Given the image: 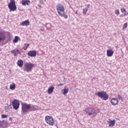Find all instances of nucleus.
Listing matches in <instances>:
<instances>
[{
  "label": "nucleus",
  "mask_w": 128,
  "mask_h": 128,
  "mask_svg": "<svg viewBox=\"0 0 128 128\" xmlns=\"http://www.w3.org/2000/svg\"><path fill=\"white\" fill-rule=\"evenodd\" d=\"M22 109L21 114H26L30 112H32L33 110H36L38 107L36 105H32V104H28L26 102H22L21 104Z\"/></svg>",
  "instance_id": "obj_1"
},
{
  "label": "nucleus",
  "mask_w": 128,
  "mask_h": 128,
  "mask_svg": "<svg viewBox=\"0 0 128 128\" xmlns=\"http://www.w3.org/2000/svg\"><path fill=\"white\" fill-rule=\"evenodd\" d=\"M6 36L8 37V38H10V32H6L3 29H0V44H4V42L6 40Z\"/></svg>",
  "instance_id": "obj_2"
},
{
  "label": "nucleus",
  "mask_w": 128,
  "mask_h": 128,
  "mask_svg": "<svg viewBox=\"0 0 128 128\" xmlns=\"http://www.w3.org/2000/svg\"><path fill=\"white\" fill-rule=\"evenodd\" d=\"M96 96H97L98 98H100L102 100H108V94H106V92L104 91L96 93Z\"/></svg>",
  "instance_id": "obj_3"
},
{
  "label": "nucleus",
  "mask_w": 128,
  "mask_h": 128,
  "mask_svg": "<svg viewBox=\"0 0 128 128\" xmlns=\"http://www.w3.org/2000/svg\"><path fill=\"white\" fill-rule=\"evenodd\" d=\"M56 8L59 16H64V5L58 4L56 6Z\"/></svg>",
  "instance_id": "obj_4"
},
{
  "label": "nucleus",
  "mask_w": 128,
  "mask_h": 128,
  "mask_svg": "<svg viewBox=\"0 0 128 128\" xmlns=\"http://www.w3.org/2000/svg\"><path fill=\"white\" fill-rule=\"evenodd\" d=\"M8 8L10 12H15L16 10V6L14 0H10V2L8 4Z\"/></svg>",
  "instance_id": "obj_5"
},
{
  "label": "nucleus",
  "mask_w": 128,
  "mask_h": 128,
  "mask_svg": "<svg viewBox=\"0 0 128 128\" xmlns=\"http://www.w3.org/2000/svg\"><path fill=\"white\" fill-rule=\"evenodd\" d=\"M45 122L47 124H49V126H52L54 124V118L50 116H45Z\"/></svg>",
  "instance_id": "obj_6"
},
{
  "label": "nucleus",
  "mask_w": 128,
  "mask_h": 128,
  "mask_svg": "<svg viewBox=\"0 0 128 128\" xmlns=\"http://www.w3.org/2000/svg\"><path fill=\"white\" fill-rule=\"evenodd\" d=\"M34 66V64L32 63H26L25 64V69L24 70L26 72H32V68Z\"/></svg>",
  "instance_id": "obj_7"
},
{
  "label": "nucleus",
  "mask_w": 128,
  "mask_h": 128,
  "mask_svg": "<svg viewBox=\"0 0 128 128\" xmlns=\"http://www.w3.org/2000/svg\"><path fill=\"white\" fill-rule=\"evenodd\" d=\"M85 112L88 114V116H93L94 114H96V110L92 108H88L85 110Z\"/></svg>",
  "instance_id": "obj_8"
},
{
  "label": "nucleus",
  "mask_w": 128,
  "mask_h": 128,
  "mask_svg": "<svg viewBox=\"0 0 128 128\" xmlns=\"http://www.w3.org/2000/svg\"><path fill=\"white\" fill-rule=\"evenodd\" d=\"M12 104L14 110H18L20 108V101L16 99H14L12 102Z\"/></svg>",
  "instance_id": "obj_9"
},
{
  "label": "nucleus",
  "mask_w": 128,
  "mask_h": 128,
  "mask_svg": "<svg viewBox=\"0 0 128 128\" xmlns=\"http://www.w3.org/2000/svg\"><path fill=\"white\" fill-rule=\"evenodd\" d=\"M8 124V121L6 120H0V128H6Z\"/></svg>",
  "instance_id": "obj_10"
},
{
  "label": "nucleus",
  "mask_w": 128,
  "mask_h": 128,
  "mask_svg": "<svg viewBox=\"0 0 128 128\" xmlns=\"http://www.w3.org/2000/svg\"><path fill=\"white\" fill-rule=\"evenodd\" d=\"M28 54L29 56H31V58H34L36 56V50H30L28 52Z\"/></svg>",
  "instance_id": "obj_11"
},
{
  "label": "nucleus",
  "mask_w": 128,
  "mask_h": 128,
  "mask_svg": "<svg viewBox=\"0 0 128 128\" xmlns=\"http://www.w3.org/2000/svg\"><path fill=\"white\" fill-rule=\"evenodd\" d=\"M11 52L14 56H16L18 54H20V52L18 49H14L11 50Z\"/></svg>",
  "instance_id": "obj_12"
},
{
  "label": "nucleus",
  "mask_w": 128,
  "mask_h": 128,
  "mask_svg": "<svg viewBox=\"0 0 128 128\" xmlns=\"http://www.w3.org/2000/svg\"><path fill=\"white\" fill-rule=\"evenodd\" d=\"M110 102L112 106H116L118 104V100L116 98H112Z\"/></svg>",
  "instance_id": "obj_13"
},
{
  "label": "nucleus",
  "mask_w": 128,
  "mask_h": 128,
  "mask_svg": "<svg viewBox=\"0 0 128 128\" xmlns=\"http://www.w3.org/2000/svg\"><path fill=\"white\" fill-rule=\"evenodd\" d=\"M108 123L109 124L108 126H114L116 124V120H112L110 118L108 119Z\"/></svg>",
  "instance_id": "obj_14"
},
{
  "label": "nucleus",
  "mask_w": 128,
  "mask_h": 128,
  "mask_svg": "<svg viewBox=\"0 0 128 128\" xmlns=\"http://www.w3.org/2000/svg\"><path fill=\"white\" fill-rule=\"evenodd\" d=\"M54 86H50L47 91L48 94H52V92H54Z\"/></svg>",
  "instance_id": "obj_15"
},
{
  "label": "nucleus",
  "mask_w": 128,
  "mask_h": 128,
  "mask_svg": "<svg viewBox=\"0 0 128 128\" xmlns=\"http://www.w3.org/2000/svg\"><path fill=\"white\" fill-rule=\"evenodd\" d=\"M22 6H28L29 4H30V0H22L21 2Z\"/></svg>",
  "instance_id": "obj_16"
},
{
  "label": "nucleus",
  "mask_w": 128,
  "mask_h": 128,
  "mask_svg": "<svg viewBox=\"0 0 128 128\" xmlns=\"http://www.w3.org/2000/svg\"><path fill=\"white\" fill-rule=\"evenodd\" d=\"M20 26H30V21L28 20H26L21 22Z\"/></svg>",
  "instance_id": "obj_17"
},
{
  "label": "nucleus",
  "mask_w": 128,
  "mask_h": 128,
  "mask_svg": "<svg viewBox=\"0 0 128 128\" xmlns=\"http://www.w3.org/2000/svg\"><path fill=\"white\" fill-rule=\"evenodd\" d=\"M106 52L108 56H112L114 54V50H108Z\"/></svg>",
  "instance_id": "obj_18"
},
{
  "label": "nucleus",
  "mask_w": 128,
  "mask_h": 128,
  "mask_svg": "<svg viewBox=\"0 0 128 128\" xmlns=\"http://www.w3.org/2000/svg\"><path fill=\"white\" fill-rule=\"evenodd\" d=\"M17 64L20 68H22L24 66V62L22 60H20L18 61Z\"/></svg>",
  "instance_id": "obj_19"
},
{
  "label": "nucleus",
  "mask_w": 128,
  "mask_h": 128,
  "mask_svg": "<svg viewBox=\"0 0 128 128\" xmlns=\"http://www.w3.org/2000/svg\"><path fill=\"white\" fill-rule=\"evenodd\" d=\"M14 88H16V84H11L10 85V90H14Z\"/></svg>",
  "instance_id": "obj_20"
},
{
  "label": "nucleus",
  "mask_w": 128,
  "mask_h": 128,
  "mask_svg": "<svg viewBox=\"0 0 128 128\" xmlns=\"http://www.w3.org/2000/svg\"><path fill=\"white\" fill-rule=\"evenodd\" d=\"M28 46H30V44H24L23 48L24 50H26L28 49Z\"/></svg>",
  "instance_id": "obj_21"
},
{
  "label": "nucleus",
  "mask_w": 128,
  "mask_h": 128,
  "mask_svg": "<svg viewBox=\"0 0 128 128\" xmlns=\"http://www.w3.org/2000/svg\"><path fill=\"white\" fill-rule=\"evenodd\" d=\"M18 38H20L18 36H16L13 40V42H18Z\"/></svg>",
  "instance_id": "obj_22"
},
{
  "label": "nucleus",
  "mask_w": 128,
  "mask_h": 128,
  "mask_svg": "<svg viewBox=\"0 0 128 128\" xmlns=\"http://www.w3.org/2000/svg\"><path fill=\"white\" fill-rule=\"evenodd\" d=\"M88 8H84L83 9L82 14H86V12H88Z\"/></svg>",
  "instance_id": "obj_23"
},
{
  "label": "nucleus",
  "mask_w": 128,
  "mask_h": 128,
  "mask_svg": "<svg viewBox=\"0 0 128 128\" xmlns=\"http://www.w3.org/2000/svg\"><path fill=\"white\" fill-rule=\"evenodd\" d=\"M8 114H3L2 115V118H8Z\"/></svg>",
  "instance_id": "obj_24"
},
{
  "label": "nucleus",
  "mask_w": 128,
  "mask_h": 128,
  "mask_svg": "<svg viewBox=\"0 0 128 128\" xmlns=\"http://www.w3.org/2000/svg\"><path fill=\"white\" fill-rule=\"evenodd\" d=\"M128 28V22L125 23L123 26V30H124L125 28Z\"/></svg>",
  "instance_id": "obj_25"
},
{
  "label": "nucleus",
  "mask_w": 128,
  "mask_h": 128,
  "mask_svg": "<svg viewBox=\"0 0 128 128\" xmlns=\"http://www.w3.org/2000/svg\"><path fill=\"white\" fill-rule=\"evenodd\" d=\"M68 92V88H64V96H66V94Z\"/></svg>",
  "instance_id": "obj_26"
},
{
  "label": "nucleus",
  "mask_w": 128,
  "mask_h": 128,
  "mask_svg": "<svg viewBox=\"0 0 128 128\" xmlns=\"http://www.w3.org/2000/svg\"><path fill=\"white\" fill-rule=\"evenodd\" d=\"M118 98L119 100H124V98H122V96L118 94Z\"/></svg>",
  "instance_id": "obj_27"
},
{
  "label": "nucleus",
  "mask_w": 128,
  "mask_h": 128,
  "mask_svg": "<svg viewBox=\"0 0 128 128\" xmlns=\"http://www.w3.org/2000/svg\"><path fill=\"white\" fill-rule=\"evenodd\" d=\"M115 14L118 16L120 14V10H116L115 11Z\"/></svg>",
  "instance_id": "obj_28"
},
{
  "label": "nucleus",
  "mask_w": 128,
  "mask_h": 128,
  "mask_svg": "<svg viewBox=\"0 0 128 128\" xmlns=\"http://www.w3.org/2000/svg\"><path fill=\"white\" fill-rule=\"evenodd\" d=\"M126 11V8H121V12L122 14H124Z\"/></svg>",
  "instance_id": "obj_29"
},
{
  "label": "nucleus",
  "mask_w": 128,
  "mask_h": 128,
  "mask_svg": "<svg viewBox=\"0 0 128 128\" xmlns=\"http://www.w3.org/2000/svg\"><path fill=\"white\" fill-rule=\"evenodd\" d=\"M124 16H128V12H126V11H125V12H124Z\"/></svg>",
  "instance_id": "obj_30"
},
{
  "label": "nucleus",
  "mask_w": 128,
  "mask_h": 128,
  "mask_svg": "<svg viewBox=\"0 0 128 128\" xmlns=\"http://www.w3.org/2000/svg\"><path fill=\"white\" fill-rule=\"evenodd\" d=\"M58 86H64V84L60 83V84H58Z\"/></svg>",
  "instance_id": "obj_31"
},
{
  "label": "nucleus",
  "mask_w": 128,
  "mask_h": 128,
  "mask_svg": "<svg viewBox=\"0 0 128 128\" xmlns=\"http://www.w3.org/2000/svg\"><path fill=\"white\" fill-rule=\"evenodd\" d=\"M9 120H10V122H12V118L10 117V118H9Z\"/></svg>",
  "instance_id": "obj_32"
},
{
  "label": "nucleus",
  "mask_w": 128,
  "mask_h": 128,
  "mask_svg": "<svg viewBox=\"0 0 128 128\" xmlns=\"http://www.w3.org/2000/svg\"><path fill=\"white\" fill-rule=\"evenodd\" d=\"M74 12H75L76 14H78V10L75 12L74 10H73Z\"/></svg>",
  "instance_id": "obj_33"
},
{
  "label": "nucleus",
  "mask_w": 128,
  "mask_h": 128,
  "mask_svg": "<svg viewBox=\"0 0 128 128\" xmlns=\"http://www.w3.org/2000/svg\"><path fill=\"white\" fill-rule=\"evenodd\" d=\"M90 4H88V5H87V8H90Z\"/></svg>",
  "instance_id": "obj_34"
},
{
  "label": "nucleus",
  "mask_w": 128,
  "mask_h": 128,
  "mask_svg": "<svg viewBox=\"0 0 128 128\" xmlns=\"http://www.w3.org/2000/svg\"><path fill=\"white\" fill-rule=\"evenodd\" d=\"M64 18H68V16L65 14L64 15Z\"/></svg>",
  "instance_id": "obj_35"
},
{
  "label": "nucleus",
  "mask_w": 128,
  "mask_h": 128,
  "mask_svg": "<svg viewBox=\"0 0 128 128\" xmlns=\"http://www.w3.org/2000/svg\"><path fill=\"white\" fill-rule=\"evenodd\" d=\"M62 90H63V91H62V94H64V89Z\"/></svg>",
  "instance_id": "obj_36"
},
{
  "label": "nucleus",
  "mask_w": 128,
  "mask_h": 128,
  "mask_svg": "<svg viewBox=\"0 0 128 128\" xmlns=\"http://www.w3.org/2000/svg\"><path fill=\"white\" fill-rule=\"evenodd\" d=\"M46 26H48V24H46Z\"/></svg>",
  "instance_id": "obj_37"
}]
</instances>
